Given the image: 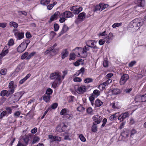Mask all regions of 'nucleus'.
I'll use <instances>...</instances> for the list:
<instances>
[{"label":"nucleus","instance_id":"obj_6","mask_svg":"<svg viewBox=\"0 0 146 146\" xmlns=\"http://www.w3.org/2000/svg\"><path fill=\"white\" fill-rule=\"evenodd\" d=\"M70 9L72 11L74 14H78L82 10L83 8L78 6H74L70 7Z\"/></svg>","mask_w":146,"mask_h":146},{"label":"nucleus","instance_id":"obj_51","mask_svg":"<svg viewBox=\"0 0 146 146\" xmlns=\"http://www.w3.org/2000/svg\"><path fill=\"white\" fill-rule=\"evenodd\" d=\"M40 140V138L38 137H35L34 138L33 141L32 142L33 144H34L36 142H38Z\"/></svg>","mask_w":146,"mask_h":146},{"label":"nucleus","instance_id":"obj_42","mask_svg":"<svg viewBox=\"0 0 146 146\" xmlns=\"http://www.w3.org/2000/svg\"><path fill=\"white\" fill-rule=\"evenodd\" d=\"M96 96V97H98L100 95V92L99 90H94L92 94Z\"/></svg>","mask_w":146,"mask_h":146},{"label":"nucleus","instance_id":"obj_18","mask_svg":"<svg viewBox=\"0 0 146 146\" xmlns=\"http://www.w3.org/2000/svg\"><path fill=\"white\" fill-rule=\"evenodd\" d=\"M110 105L113 109H119L121 108V104L118 102L115 101L111 103Z\"/></svg>","mask_w":146,"mask_h":146},{"label":"nucleus","instance_id":"obj_34","mask_svg":"<svg viewBox=\"0 0 146 146\" xmlns=\"http://www.w3.org/2000/svg\"><path fill=\"white\" fill-rule=\"evenodd\" d=\"M98 11H102L101 8V5H100V3L98 5H96L94 9V12Z\"/></svg>","mask_w":146,"mask_h":146},{"label":"nucleus","instance_id":"obj_1","mask_svg":"<svg viewBox=\"0 0 146 146\" xmlns=\"http://www.w3.org/2000/svg\"><path fill=\"white\" fill-rule=\"evenodd\" d=\"M62 73L63 74L62 75L61 73L58 72H54L50 74V78L55 81L52 85V86L54 88H56L58 83H60L62 80L64 79L65 76L67 74V72L64 71H63Z\"/></svg>","mask_w":146,"mask_h":146},{"label":"nucleus","instance_id":"obj_57","mask_svg":"<svg viewBox=\"0 0 146 146\" xmlns=\"http://www.w3.org/2000/svg\"><path fill=\"white\" fill-rule=\"evenodd\" d=\"M77 110L79 111H82L84 110V108L82 106L80 105L77 108Z\"/></svg>","mask_w":146,"mask_h":146},{"label":"nucleus","instance_id":"obj_38","mask_svg":"<svg viewBox=\"0 0 146 146\" xmlns=\"http://www.w3.org/2000/svg\"><path fill=\"white\" fill-rule=\"evenodd\" d=\"M57 4L56 1L54 2L53 4H50L47 6V9L49 10H51L53 7L54 5Z\"/></svg>","mask_w":146,"mask_h":146},{"label":"nucleus","instance_id":"obj_47","mask_svg":"<svg viewBox=\"0 0 146 146\" xmlns=\"http://www.w3.org/2000/svg\"><path fill=\"white\" fill-rule=\"evenodd\" d=\"M122 25L121 23H114L112 25V27L113 28H116L119 26H121Z\"/></svg>","mask_w":146,"mask_h":146},{"label":"nucleus","instance_id":"obj_43","mask_svg":"<svg viewBox=\"0 0 146 146\" xmlns=\"http://www.w3.org/2000/svg\"><path fill=\"white\" fill-rule=\"evenodd\" d=\"M76 55L74 53H70L69 56V60H74L76 58Z\"/></svg>","mask_w":146,"mask_h":146},{"label":"nucleus","instance_id":"obj_49","mask_svg":"<svg viewBox=\"0 0 146 146\" xmlns=\"http://www.w3.org/2000/svg\"><path fill=\"white\" fill-rule=\"evenodd\" d=\"M53 92V90L50 88L48 89L46 92V94L47 95H49L51 94Z\"/></svg>","mask_w":146,"mask_h":146},{"label":"nucleus","instance_id":"obj_61","mask_svg":"<svg viewBox=\"0 0 146 146\" xmlns=\"http://www.w3.org/2000/svg\"><path fill=\"white\" fill-rule=\"evenodd\" d=\"M28 55V53L27 52H25L21 56V58L22 59H25L26 57H27Z\"/></svg>","mask_w":146,"mask_h":146},{"label":"nucleus","instance_id":"obj_26","mask_svg":"<svg viewBox=\"0 0 146 146\" xmlns=\"http://www.w3.org/2000/svg\"><path fill=\"white\" fill-rule=\"evenodd\" d=\"M82 49L83 48L81 47H77L74 49L73 50L76 51V52L78 53L77 56L81 57L79 56H81Z\"/></svg>","mask_w":146,"mask_h":146},{"label":"nucleus","instance_id":"obj_39","mask_svg":"<svg viewBox=\"0 0 146 146\" xmlns=\"http://www.w3.org/2000/svg\"><path fill=\"white\" fill-rule=\"evenodd\" d=\"M139 98L141 99L140 102H145L146 101V94L140 96Z\"/></svg>","mask_w":146,"mask_h":146},{"label":"nucleus","instance_id":"obj_64","mask_svg":"<svg viewBox=\"0 0 146 146\" xmlns=\"http://www.w3.org/2000/svg\"><path fill=\"white\" fill-rule=\"evenodd\" d=\"M20 112L19 111H17L15 112L14 113V115L16 118H17L19 117V116L20 115Z\"/></svg>","mask_w":146,"mask_h":146},{"label":"nucleus","instance_id":"obj_29","mask_svg":"<svg viewBox=\"0 0 146 146\" xmlns=\"http://www.w3.org/2000/svg\"><path fill=\"white\" fill-rule=\"evenodd\" d=\"M103 104V102L98 99H97L95 102V105L96 107H100Z\"/></svg>","mask_w":146,"mask_h":146},{"label":"nucleus","instance_id":"obj_24","mask_svg":"<svg viewBox=\"0 0 146 146\" xmlns=\"http://www.w3.org/2000/svg\"><path fill=\"white\" fill-rule=\"evenodd\" d=\"M14 99L16 101H18L22 96L21 93L20 92H19L16 93L14 94Z\"/></svg>","mask_w":146,"mask_h":146},{"label":"nucleus","instance_id":"obj_44","mask_svg":"<svg viewBox=\"0 0 146 146\" xmlns=\"http://www.w3.org/2000/svg\"><path fill=\"white\" fill-rule=\"evenodd\" d=\"M14 44V41L11 38L10 39L8 42L7 45H8L9 46H11L13 45Z\"/></svg>","mask_w":146,"mask_h":146},{"label":"nucleus","instance_id":"obj_33","mask_svg":"<svg viewBox=\"0 0 146 146\" xmlns=\"http://www.w3.org/2000/svg\"><path fill=\"white\" fill-rule=\"evenodd\" d=\"M9 25L11 27H13L15 29L17 28L18 26V24L14 21L10 22L9 23Z\"/></svg>","mask_w":146,"mask_h":146},{"label":"nucleus","instance_id":"obj_40","mask_svg":"<svg viewBox=\"0 0 146 146\" xmlns=\"http://www.w3.org/2000/svg\"><path fill=\"white\" fill-rule=\"evenodd\" d=\"M9 52V51H7L3 50L1 53L0 54V56L1 57L5 56Z\"/></svg>","mask_w":146,"mask_h":146},{"label":"nucleus","instance_id":"obj_31","mask_svg":"<svg viewBox=\"0 0 146 146\" xmlns=\"http://www.w3.org/2000/svg\"><path fill=\"white\" fill-rule=\"evenodd\" d=\"M145 0H139L137 5L138 7H143L145 6Z\"/></svg>","mask_w":146,"mask_h":146},{"label":"nucleus","instance_id":"obj_58","mask_svg":"<svg viewBox=\"0 0 146 146\" xmlns=\"http://www.w3.org/2000/svg\"><path fill=\"white\" fill-rule=\"evenodd\" d=\"M36 53V52H32L27 56V59H30Z\"/></svg>","mask_w":146,"mask_h":146},{"label":"nucleus","instance_id":"obj_17","mask_svg":"<svg viewBox=\"0 0 146 146\" xmlns=\"http://www.w3.org/2000/svg\"><path fill=\"white\" fill-rule=\"evenodd\" d=\"M129 116V114L128 112H125L121 114L118 117V119L120 121H121L123 120Z\"/></svg>","mask_w":146,"mask_h":146},{"label":"nucleus","instance_id":"obj_7","mask_svg":"<svg viewBox=\"0 0 146 146\" xmlns=\"http://www.w3.org/2000/svg\"><path fill=\"white\" fill-rule=\"evenodd\" d=\"M85 18L86 13L84 12H82L79 14L75 22L77 24L81 23L85 19Z\"/></svg>","mask_w":146,"mask_h":146},{"label":"nucleus","instance_id":"obj_55","mask_svg":"<svg viewBox=\"0 0 146 146\" xmlns=\"http://www.w3.org/2000/svg\"><path fill=\"white\" fill-rule=\"evenodd\" d=\"M106 86L104 83L102 84H100L98 86V88L100 89H105Z\"/></svg>","mask_w":146,"mask_h":146},{"label":"nucleus","instance_id":"obj_9","mask_svg":"<svg viewBox=\"0 0 146 146\" xmlns=\"http://www.w3.org/2000/svg\"><path fill=\"white\" fill-rule=\"evenodd\" d=\"M129 79V76L127 74H124L121 77L119 83L121 85H124Z\"/></svg>","mask_w":146,"mask_h":146},{"label":"nucleus","instance_id":"obj_15","mask_svg":"<svg viewBox=\"0 0 146 146\" xmlns=\"http://www.w3.org/2000/svg\"><path fill=\"white\" fill-rule=\"evenodd\" d=\"M26 48V46L24 45L23 43H22L17 48V50L18 52L21 53L24 51Z\"/></svg>","mask_w":146,"mask_h":146},{"label":"nucleus","instance_id":"obj_46","mask_svg":"<svg viewBox=\"0 0 146 146\" xmlns=\"http://www.w3.org/2000/svg\"><path fill=\"white\" fill-rule=\"evenodd\" d=\"M93 81V79L91 78H87L85 79L84 82L86 83H88L92 82Z\"/></svg>","mask_w":146,"mask_h":146},{"label":"nucleus","instance_id":"obj_36","mask_svg":"<svg viewBox=\"0 0 146 146\" xmlns=\"http://www.w3.org/2000/svg\"><path fill=\"white\" fill-rule=\"evenodd\" d=\"M58 106V104L57 103H55L52 104L48 108V109L49 110H50L51 108L53 109H55L57 108Z\"/></svg>","mask_w":146,"mask_h":146},{"label":"nucleus","instance_id":"obj_16","mask_svg":"<svg viewBox=\"0 0 146 146\" xmlns=\"http://www.w3.org/2000/svg\"><path fill=\"white\" fill-rule=\"evenodd\" d=\"M129 135V131L127 129H125L121 133V135L123 139H126L128 138Z\"/></svg>","mask_w":146,"mask_h":146},{"label":"nucleus","instance_id":"obj_5","mask_svg":"<svg viewBox=\"0 0 146 146\" xmlns=\"http://www.w3.org/2000/svg\"><path fill=\"white\" fill-rule=\"evenodd\" d=\"M74 88L78 94H83L86 90V87L83 85L79 86L76 85L75 86Z\"/></svg>","mask_w":146,"mask_h":146},{"label":"nucleus","instance_id":"obj_8","mask_svg":"<svg viewBox=\"0 0 146 146\" xmlns=\"http://www.w3.org/2000/svg\"><path fill=\"white\" fill-rule=\"evenodd\" d=\"M85 43L87 46L91 48H96L97 46L96 45V42L94 40H86Z\"/></svg>","mask_w":146,"mask_h":146},{"label":"nucleus","instance_id":"obj_20","mask_svg":"<svg viewBox=\"0 0 146 146\" xmlns=\"http://www.w3.org/2000/svg\"><path fill=\"white\" fill-rule=\"evenodd\" d=\"M48 137L50 139H51L52 141H60L61 140V137L58 136H53L52 135H49Z\"/></svg>","mask_w":146,"mask_h":146},{"label":"nucleus","instance_id":"obj_10","mask_svg":"<svg viewBox=\"0 0 146 146\" xmlns=\"http://www.w3.org/2000/svg\"><path fill=\"white\" fill-rule=\"evenodd\" d=\"M17 31L16 29L13 30L14 31V35L16 38L17 40H21L24 38V33L23 32H15Z\"/></svg>","mask_w":146,"mask_h":146},{"label":"nucleus","instance_id":"obj_52","mask_svg":"<svg viewBox=\"0 0 146 146\" xmlns=\"http://www.w3.org/2000/svg\"><path fill=\"white\" fill-rule=\"evenodd\" d=\"M7 111V114L8 115L9 114H10L12 112V109L10 107H7L5 109Z\"/></svg>","mask_w":146,"mask_h":146},{"label":"nucleus","instance_id":"obj_45","mask_svg":"<svg viewBox=\"0 0 146 146\" xmlns=\"http://www.w3.org/2000/svg\"><path fill=\"white\" fill-rule=\"evenodd\" d=\"M19 15H24V16H26L27 15V13L24 11H17Z\"/></svg>","mask_w":146,"mask_h":146},{"label":"nucleus","instance_id":"obj_48","mask_svg":"<svg viewBox=\"0 0 146 146\" xmlns=\"http://www.w3.org/2000/svg\"><path fill=\"white\" fill-rule=\"evenodd\" d=\"M7 70L5 68L1 69L0 71V73L3 75H5L7 73Z\"/></svg>","mask_w":146,"mask_h":146},{"label":"nucleus","instance_id":"obj_35","mask_svg":"<svg viewBox=\"0 0 146 146\" xmlns=\"http://www.w3.org/2000/svg\"><path fill=\"white\" fill-rule=\"evenodd\" d=\"M50 0H41L40 3L43 5H46L50 2Z\"/></svg>","mask_w":146,"mask_h":146},{"label":"nucleus","instance_id":"obj_23","mask_svg":"<svg viewBox=\"0 0 146 146\" xmlns=\"http://www.w3.org/2000/svg\"><path fill=\"white\" fill-rule=\"evenodd\" d=\"M10 95L8 90H2L0 93V95L2 97L5 96L8 97Z\"/></svg>","mask_w":146,"mask_h":146},{"label":"nucleus","instance_id":"obj_12","mask_svg":"<svg viewBox=\"0 0 146 146\" xmlns=\"http://www.w3.org/2000/svg\"><path fill=\"white\" fill-rule=\"evenodd\" d=\"M92 119L93 121H95L94 122V123L99 124L101 121L102 118L99 115H95L92 117Z\"/></svg>","mask_w":146,"mask_h":146},{"label":"nucleus","instance_id":"obj_53","mask_svg":"<svg viewBox=\"0 0 146 146\" xmlns=\"http://www.w3.org/2000/svg\"><path fill=\"white\" fill-rule=\"evenodd\" d=\"M79 138H80L81 141L83 142L86 141V140L85 138L83 136V135L80 134L79 135Z\"/></svg>","mask_w":146,"mask_h":146},{"label":"nucleus","instance_id":"obj_19","mask_svg":"<svg viewBox=\"0 0 146 146\" xmlns=\"http://www.w3.org/2000/svg\"><path fill=\"white\" fill-rule=\"evenodd\" d=\"M60 14V12H59L57 11L53 15L51 16L49 20V22H51L54 20H56Z\"/></svg>","mask_w":146,"mask_h":146},{"label":"nucleus","instance_id":"obj_60","mask_svg":"<svg viewBox=\"0 0 146 146\" xmlns=\"http://www.w3.org/2000/svg\"><path fill=\"white\" fill-rule=\"evenodd\" d=\"M82 59L78 60L76 62L73 63L74 65L75 66H78L80 64V62H82Z\"/></svg>","mask_w":146,"mask_h":146},{"label":"nucleus","instance_id":"obj_14","mask_svg":"<svg viewBox=\"0 0 146 146\" xmlns=\"http://www.w3.org/2000/svg\"><path fill=\"white\" fill-rule=\"evenodd\" d=\"M61 16H64L65 18H72L74 16L72 12L70 11H66L61 13Z\"/></svg>","mask_w":146,"mask_h":146},{"label":"nucleus","instance_id":"obj_4","mask_svg":"<svg viewBox=\"0 0 146 146\" xmlns=\"http://www.w3.org/2000/svg\"><path fill=\"white\" fill-rule=\"evenodd\" d=\"M17 86V85L16 84H14V82L13 81H11L9 83L8 85L9 90L8 91L10 95L14 92Z\"/></svg>","mask_w":146,"mask_h":146},{"label":"nucleus","instance_id":"obj_41","mask_svg":"<svg viewBox=\"0 0 146 146\" xmlns=\"http://www.w3.org/2000/svg\"><path fill=\"white\" fill-rule=\"evenodd\" d=\"M59 16V17L60 18L59 20L60 22L61 23H62L64 22L66 20L65 18L64 17V16H61V13H60Z\"/></svg>","mask_w":146,"mask_h":146},{"label":"nucleus","instance_id":"obj_3","mask_svg":"<svg viewBox=\"0 0 146 146\" xmlns=\"http://www.w3.org/2000/svg\"><path fill=\"white\" fill-rule=\"evenodd\" d=\"M60 114L63 115L62 117L65 119H71L73 116L69 111L67 109L64 108L62 109L60 112Z\"/></svg>","mask_w":146,"mask_h":146},{"label":"nucleus","instance_id":"obj_25","mask_svg":"<svg viewBox=\"0 0 146 146\" xmlns=\"http://www.w3.org/2000/svg\"><path fill=\"white\" fill-rule=\"evenodd\" d=\"M112 93V94L115 95L119 94L120 93V90L117 88H114L113 89L111 90L110 91Z\"/></svg>","mask_w":146,"mask_h":146},{"label":"nucleus","instance_id":"obj_59","mask_svg":"<svg viewBox=\"0 0 146 146\" xmlns=\"http://www.w3.org/2000/svg\"><path fill=\"white\" fill-rule=\"evenodd\" d=\"M54 29L55 31H57L59 29V26L58 24L55 23L54 25Z\"/></svg>","mask_w":146,"mask_h":146},{"label":"nucleus","instance_id":"obj_27","mask_svg":"<svg viewBox=\"0 0 146 146\" xmlns=\"http://www.w3.org/2000/svg\"><path fill=\"white\" fill-rule=\"evenodd\" d=\"M51 96L49 95L45 94L42 96L43 100L46 102H50Z\"/></svg>","mask_w":146,"mask_h":146},{"label":"nucleus","instance_id":"obj_56","mask_svg":"<svg viewBox=\"0 0 146 146\" xmlns=\"http://www.w3.org/2000/svg\"><path fill=\"white\" fill-rule=\"evenodd\" d=\"M82 80L81 79L78 77H75L73 79V81L75 82H80Z\"/></svg>","mask_w":146,"mask_h":146},{"label":"nucleus","instance_id":"obj_30","mask_svg":"<svg viewBox=\"0 0 146 146\" xmlns=\"http://www.w3.org/2000/svg\"><path fill=\"white\" fill-rule=\"evenodd\" d=\"M68 28L67 26L65 25H64L63 27L62 28L60 32V35L66 32L68 30Z\"/></svg>","mask_w":146,"mask_h":146},{"label":"nucleus","instance_id":"obj_62","mask_svg":"<svg viewBox=\"0 0 146 146\" xmlns=\"http://www.w3.org/2000/svg\"><path fill=\"white\" fill-rule=\"evenodd\" d=\"M112 82L111 80L110 79H108L107 80L106 82H103L106 86H107L109 84Z\"/></svg>","mask_w":146,"mask_h":146},{"label":"nucleus","instance_id":"obj_2","mask_svg":"<svg viewBox=\"0 0 146 146\" xmlns=\"http://www.w3.org/2000/svg\"><path fill=\"white\" fill-rule=\"evenodd\" d=\"M143 24V21L141 18L135 19L130 23L131 27L134 28L135 29H138Z\"/></svg>","mask_w":146,"mask_h":146},{"label":"nucleus","instance_id":"obj_13","mask_svg":"<svg viewBox=\"0 0 146 146\" xmlns=\"http://www.w3.org/2000/svg\"><path fill=\"white\" fill-rule=\"evenodd\" d=\"M113 34L111 33H110L108 35L104 38V40L107 43H110L112 40Z\"/></svg>","mask_w":146,"mask_h":146},{"label":"nucleus","instance_id":"obj_32","mask_svg":"<svg viewBox=\"0 0 146 146\" xmlns=\"http://www.w3.org/2000/svg\"><path fill=\"white\" fill-rule=\"evenodd\" d=\"M96 123H93V125L92 127L91 130L93 132H96L97 131V126L96 125L98 124Z\"/></svg>","mask_w":146,"mask_h":146},{"label":"nucleus","instance_id":"obj_22","mask_svg":"<svg viewBox=\"0 0 146 146\" xmlns=\"http://www.w3.org/2000/svg\"><path fill=\"white\" fill-rule=\"evenodd\" d=\"M69 52L66 49L63 50L61 53V58L62 59L67 57L68 55Z\"/></svg>","mask_w":146,"mask_h":146},{"label":"nucleus","instance_id":"obj_54","mask_svg":"<svg viewBox=\"0 0 146 146\" xmlns=\"http://www.w3.org/2000/svg\"><path fill=\"white\" fill-rule=\"evenodd\" d=\"M30 42V40L29 39H27L24 40L22 43H24V45L26 46L27 48L28 45L29 44Z\"/></svg>","mask_w":146,"mask_h":146},{"label":"nucleus","instance_id":"obj_28","mask_svg":"<svg viewBox=\"0 0 146 146\" xmlns=\"http://www.w3.org/2000/svg\"><path fill=\"white\" fill-rule=\"evenodd\" d=\"M31 74H28L22 80H21L19 83L21 84H22L24 83L28 78L31 76Z\"/></svg>","mask_w":146,"mask_h":146},{"label":"nucleus","instance_id":"obj_37","mask_svg":"<svg viewBox=\"0 0 146 146\" xmlns=\"http://www.w3.org/2000/svg\"><path fill=\"white\" fill-rule=\"evenodd\" d=\"M64 128H62V127H61V123L60 124V125L58 126L56 128V130L57 131L59 132H61L62 131H64Z\"/></svg>","mask_w":146,"mask_h":146},{"label":"nucleus","instance_id":"obj_63","mask_svg":"<svg viewBox=\"0 0 146 146\" xmlns=\"http://www.w3.org/2000/svg\"><path fill=\"white\" fill-rule=\"evenodd\" d=\"M100 5L101 6L102 11L105 9L106 8L108 7V5L106 4L100 3Z\"/></svg>","mask_w":146,"mask_h":146},{"label":"nucleus","instance_id":"obj_11","mask_svg":"<svg viewBox=\"0 0 146 146\" xmlns=\"http://www.w3.org/2000/svg\"><path fill=\"white\" fill-rule=\"evenodd\" d=\"M90 47L84 46V47L82 49V51L81 52V56H79L81 58H85L87 56L86 52L87 51H89L90 49Z\"/></svg>","mask_w":146,"mask_h":146},{"label":"nucleus","instance_id":"obj_50","mask_svg":"<svg viewBox=\"0 0 146 146\" xmlns=\"http://www.w3.org/2000/svg\"><path fill=\"white\" fill-rule=\"evenodd\" d=\"M7 112L5 111H3L0 114V117L1 118H2L3 117L6 115L8 116Z\"/></svg>","mask_w":146,"mask_h":146},{"label":"nucleus","instance_id":"obj_21","mask_svg":"<svg viewBox=\"0 0 146 146\" xmlns=\"http://www.w3.org/2000/svg\"><path fill=\"white\" fill-rule=\"evenodd\" d=\"M31 137L30 136L25 135L21 137V139L23 140L25 143L27 145L28 143L29 140L31 139Z\"/></svg>","mask_w":146,"mask_h":146}]
</instances>
